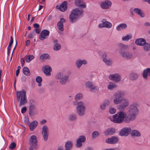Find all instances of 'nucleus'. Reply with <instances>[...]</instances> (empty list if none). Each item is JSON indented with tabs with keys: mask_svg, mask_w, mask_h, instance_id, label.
Instances as JSON below:
<instances>
[{
	"mask_svg": "<svg viewBox=\"0 0 150 150\" xmlns=\"http://www.w3.org/2000/svg\"><path fill=\"white\" fill-rule=\"evenodd\" d=\"M50 34L49 31L46 30H42L41 32L40 35L39 36V39L41 40H43L47 38Z\"/></svg>",
	"mask_w": 150,
	"mask_h": 150,
	"instance_id": "15",
	"label": "nucleus"
},
{
	"mask_svg": "<svg viewBox=\"0 0 150 150\" xmlns=\"http://www.w3.org/2000/svg\"><path fill=\"white\" fill-rule=\"evenodd\" d=\"M121 104L117 107V109L120 111H123L129 104L128 100L126 99H122Z\"/></svg>",
	"mask_w": 150,
	"mask_h": 150,
	"instance_id": "10",
	"label": "nucleus"
},
{
	"mask_svg": "<svg viewBox=\"0 0 150 150\" xmlns=\"http://www.w3.org/2000/svg\"><path fill=\"white\" fill-rule=\"evenodd\" d=\"M138 76L139 75L138 74L132 72L130 74L129 78L131 80H135L138 78Z\"/></svg>",
	"mask_w": 150,
	"mask_h": 150,
	"instance_id": "32",
	"label": "nucleus"
},
{
	"mask_svg": "<svg viewBox=\"0 0 150 150\" xmlns=\"http://www.w3.org/2000/svg\"><path fill=\"white\" fill-rule=\"evenodd\" d=\"M107 54H104L103 55V62L105 64L108 66L111 65L112 63V60L111 59H106Z\"/></svg>",
	"mask_w": 150,
	"mask_h": 150,
	"instance_id": "21",
	"label": "nucleus"
},
{
	"mask_svg": "<svg viewBox=\"0 0 150 150\" xmlns=\"http://www.w3.org/2000/svg\"><path fill=\"white\" fill-rule=\"evenodd\" d=\"M44 70V73L47 76H50L51 75L50 71H52V69L51 67L48 66H44L43 68Z\"/></svg>",
	"mask_w": 150,
	"mask_h": 150,
	"instance_id": "20",
	"label": "nucleus"
},
{
	"mask_svg": "<svg viewBox=\"0 0 150 150\" xmlns=\"http://www.w3.org/2000/svg\"><path fill=\"white\" fill-rule=\"evenodd\" d=\"M21 66H23L24 64V60L23 58H22L21 59Z\"/></svg>",
	"mask_w": 150,
	"mask_h": 150,
	"instance_id": "56",
	"label": "nucleus"
},
{
	"mask_svg": "<svg viewBox=\"0 0 150 150\" xmlns=\"http://www.w3.org/2000/svg\"><path fill=\"white\" fill-rule=\"evenodd\" d=\"M127 27V25L125 23H121L118 25L116 27V30L120 31L124 30Z\"/></svg>",
	"mask_w": 150,
	"mask_h": 150,
	"instance_id": "29",
	"label": "nucleus"
},
{
	"mask_svg": "<svg viewBox=\"0 0 150 150\" xmlns=\"http://www.w3.org/2000/svg\"><path fill=\"white\" fill-rule=\"evenodd\" d=\"M34 35V32H32L30 33L28 35V37L29 38H32Z\"/></svg>",
	"mask_w": 150,
	"mask_h": 150,
	"instance_id": "53",
	"label": "nucleus"
},
{
	"mask_svg": "<svg viewBox=\"0 0 150 150\" xmlns=\"http://www.w3.org/2000/svg\"><path fill=\"white\" fill-rule=\"evenodd\" d=\"M116 109L114 108H110L109 109V112L112 114H113L116 113Z\"/></svg>",
	"mask_w": 150,
	"mask_h": 150,
	"instance_id": "46",
	"label": "nucleus"
},
{
	"mask_svg": "<svg viewBox=\"0 0 150 150\" xmlns=\"http://www.w3.org/2000/svg\"><path fill=\"white\" fill-rule=\"evenodd\" d=\"M83 0H76L75 1L76 5L79 6L82 2Z\"/></svg>",
	"mask_w": 150,
	"mask_h": 150,
	"instance_id": "51",
	"label": "nucleus"
},
{
	"mask_svg": "<svg viewBox=\"0 0 150 150\" xmlns=\"http://www.w3.org/2000/svg\"><path fill=\"white\" fill-rule=\"evenodd\" d=\"M67 2L66 1L63 2L60 6H57V8L62 12L66 11L67 8Z\"/></svg>",
	"mask_w": 150,
	"mask_h": 150,
	"instance_id": "18",
	"label": "nucleus"
},
{
	"mask_svg": "<svg viewBox=\"0 0 150 150\" xmlns=\"http://www.w3.org/2000/svg\"><path fill=\"white\" fill-rule=\"evenodd\" d=\"M79 7L81 8H84L86 7V6L84 4H81L79 6Z\"/></svg>",
	"mask_w": 150,
	"mask_h": 150,
	"instance_id": "55",
	"label": "nucleus"
},
{
	"mask_svg": "<svg viewBox=\"0 0 150 150\" xmlns=\"http://www.w3.org/2000/svg\"><path fill=\"white\" fill-rule=\"evenodd\" d=\"M16 144L14 142H12L9 146V148L11 149H13L16 146Z\"/></svg>",
	"mask_w": 150,
	"mask_h": 150,
	"instance_id": "50",
	"label": "nucleus"
},
{
	"mask_svg": "<svg viewBox=\"0 0 150 150\" xmlns=\"http://www.w3.org/2000/svg\"><path fill=\"white\" fill-rule=\"evenodd\" d=\"M66 21V20L64 18L60 19V21L57 23V26L59 30L61 31H63L64 30L63 23Z\"/></svg>",
	"mask_w": 150,
	"mask_h": 150,
	"instance_id": "19",
	"label": "nucleus"
},
{
	"mask_svg": "<svg viewBox=\"0 0 150 150\" xmlns=\"http://www.w3.org/2000/svg\"><path fill=\"white\" fill-rule=\"evenodd\" d=\"M109 78L110 80L116 82L120 81L121 79V76L117 74L110 75Z\"/></svg>",
	"mask_w": 150,
	"mask_h": 150,
	"instance_id": "14",
	"label": "nucleus"
},
{
	"mask_svg": "<svg viewBox=\"0 0 150 150\" xmlns=\"http://www.w3.org/2000/svg\"><path fill=\"white\" fill-rule=\"evenodd\" d=\"M139 113L137 107L134 104L130 105L128 108L127 116L126 113L124 111L118 112L113 116L112 121L116 123H120L124 121L126 123H129L136 119Z\"/></svg>",
	"mask_w": 150,
	"mask_h": 150,
	"instance_id": "1",
	"label": "nucleus"
},
{
	"mask_svg": "<svg viewBox=\"0 0 150 150\" xmlns=\"http://www.w3.org/2000/svg\"><path fill=\"white\" fill-rule=\"evenodd\" d=\"M148 76H150V68H147L143 72V76L144 78L147 79Z\"/></svg>",
	"mask_w": 150,
	"mask_h": 150,
	"instance_id": "30",
	"label": "nucleus"
},
{
	"mask_svg": "<svg viewBox=\"0 0 150 150\" xmlns=\"http://www.w3.org/2000/svg\"><path fill=\"white\" fill-rule=\"evenodd\" d=\"M131 130L130 127H125L121 130L120 133V135L121 136H127L130 133Z\"/></svg>",
	"mask_w": 150,
	"mask_h": 150,
	"instance_id": "16",
	"label": "nucleus"
},
{
	"mask_svg": "<svg viewBox=\"0 0 150 150\" xmlns=\"http://www.w3.org/2000/svg\"><path fill=\"white\" fill-rule=\"evenodd\" d=\"M33 26L35 28H38L39 27V25L37 23H35L33 24Z\"/></svg>",
	"mask_w": 150,
	"mask_h": 150,
	"instance_id": "59",
	"label": "nucleus"
},
{
	"mask_svg": "<svg viewBox=\"0 0 150 150\" xmlns=\"http://www.w3.org/2000/svg\"><path fill=\"white\" fill-rule=\"evenodd\" d=\"M36 81L38 83V86H41L42 85L41 83L42 81V79L41 77L38 76L36 78Z\"/></svg>",
	"mask_w": 150,
	"mask_h": 150,
	"instance_id": "39",
	"label": "nucleus"
},
{
	"mask_svg": "<svg viewBox=\"0 0 150 150\" xmlns=\"http://www.w3.org/2000/svg\"><path fill=\"white\" fill-rule=\"evenodd\" d=\"M145 42V41L142 38L138 39L135 41V43L137 45L141 46L144 45Z\"/></svg>",
	"mask_w": 150,
	"mask_h": 150,
	"instance_id": "31",
	"label": "nucleus"
},
{
	"mask_svg": "<svg viewBox=\"0 0 150 150\" xmlns=\"http://www.w3.org/2000/svg\"><path fill=\"white\" fill-rule=\"evenodd\" d=\"M144 50L146 51H148L150 50V44L145 42L144 45H143Z\"/></svg>",
	"mask_w": 150,
	"mask_h": 150,
	"instance_id": "38",
	"label": "nucleus"
},
{
	"mask_svg": "<svg viewBox=\"0 0 150 150\" xmlns=\"http://www.w3.org/2000/svg\"><path fill=\"white\" fill-rule=\"evenodd\" d=\"M110 102L108 99L105 100L103 103L100 105L101 109L102 110H105L106 107L110 105Z\"/></svg>",
	"mask_w": 150,
	"mask_h": 150,
	"instance_id": "25",
	"label": "nucleus"
},
{
	"mask_svg": "<svg viewBox=\"0 0 150 150\" xmlns=\"http://www.w3.org/2000/svg\"><path fill=\"white\" fill-rule=\"evenodd\" d=\"M53 42L54 44L53 49L55 51H58L61 48V45L58 43V41L57 40H54Z\"/></svg>",
	"mask_w": 150,
	"mask_h": 150,
	"instance_id": "24",
	"label": "nucleus"
},
{
	"mask_svg": "<svg viewBox=\"0 0 150 150\" xmlns=\"http://www.w3.org/2000/svg\"><path fill=\"white\" fill-rule=\"evenodd\" d=\"M29 114L30 116L35 115L37 113L36 109V102L34 100L31 99L28 102Z\"/></svg>",
	"mask_w": 150,
	"mask_h": 150,
	"instance_id": "7",
	"label": "nucleus"
},
{
	"mask_svg": "<svg viewBox=\"0 0 150 150\" xmlns=\"http://www.w3.org/2000/svg\"><path fill=\"white\" fill-rule=\"evenodd\" d=\"M38 125V122L36 121H34L29 124V127L31 131H33Z\"/></svg>",
	"mask_w": 150,
	"mask_h": 150,
	"instance_id": "28",
	"label": "nucleus"
},
{
	"mask_svg": "<svg viewBox=\"0 0 150 150\" xmlns=\"http://www.w3.org/2000/svg\"><path fill=\"white\" fill-rule=\"evenodd\" d=\"M30 41L29 40H28L26 42V45L27 46H29L30 45Z\"/></svg>",
	"mask_w": 150,
	"mask_h": 150,
	"instance_id": "61",
	"label": "nucleus"
},
{
	"mask_svg": "<svg viewBox=\"0 0 150 150\" xmlns=\"http://www.w3.org/2000/svg\"><path fill=\"white\" fill-rule=\"evenodd\" d=\"M76 118V115L74 114L71 115L69 116V120L71 121L75 120Z\"/></svg>",
	"mask_w": 150,
	"mask_h": 150,
	"instance_id": "44",
	"label": "nucleus"
},
{
	"mask_svg": "<svg viewBox=\"0 0 150 150\" xmlns=\"http://www.w3.org/2000/svg\"><path fill=\"white\" fill-rule=\"evenodd\" d=\"M115 132V129L113 128H108L104 132V133L105 135H113Z\"/></svg>",
	"mask_w": 150,
	"mask_h": 150,
	"instance_id": "22",
	"label": "nucleus"
},
{
	"mask_svg": "<svg viewBox=\"0 0 150 150\" xmlns=\"http://www.w3.org/2000/svg\"><path fill=\"white\" fill-rule=\"evenodd\" d=\"M82 94L81 93H78L75 96V99L76 100L75 101H77V100H80L83 98Z\"/></svg>",
	"mask_w": 150,
	"mask_h": 150,
	"instance_id": "41",
	"label": "nucleus"
},
{
	"mask_svg": "<svg viewBox=\"0 0 150 150\" xmlns=\"http://www.w3.org/2000/svg\"><path fill=\"white\" fill-rule=\"evenodd\" d=\"M83 10L76 8L72 10L69 16L70 22H73L76 21L77 19L83 16Z\"/></svg>",
	"mask_w": 150,
	"mask_h": 150,
	"instance_id": "4",
	"label": "nucleus"
},
{
	"mask_svg": "<svg viewBox=\"0 0 150 150\" xmlns=\"http://www.w3.org/2000/svg\"><path fill=\"white\" fill-rule=\"evenodd\" d=\"M46 122H47V120H45L43 119V120H41L40 121V124L41 125H42L45 124Z\"/></svg>",
	"mask_w": 150,
	"mask_h": 150,
	"instance_id": "52",
	"label": "nucleus"
},
{
	"mask_svg": "<svg viewBox=\"0 0 150 150\" xmlns=\"http://www.w3.org/2000/svg\"><path fill=\"white\" fill-rule=\"evenodd\" d=\"M13 39L12 36H11V40L8 46L7 47V53L8 54H9L11 50V46L13 43Z\"/></svg>",
	"mask_w": 150,
	"mask_h": 150,
	"instance_id": "33",
	"label": "nucleus"
},
{
	"mask_svg": "<svg viewBox=\"0 0 150 150\" xmlns=\"http://www.w3.org/2000/svg\"><path fill=\"white\" fill-rule=\"evenodd\" d=\"M72 143L71 142L68 141L67 142L65 145L66 149H71L72 147Z\"/></svg>",
	"mask_w": 150,
	"mask_h": 150,
	"instance_id": "40",
	"label": "nucleus"
},
{
	"mask_svg": "<svg viewBox=\"0 0 150 150\" xmlns=\"http://www.w3.org/2000/svg\"><path fill=\"white\" fill-rule=\"evenodd\" d=\"M98 87L96 86H93L90 89V91L91 92H95L96 91H98Z\"/></svg>",
	"mask_w": 150,
	"mask_h": 150,
	"instance_id": "48",
	"label": "nucleus"
},
{
	"mask_svg": "<svg viewBox=\"0 0 150 150\" xmlns=\"http://www.w3.org/2000/svg\"><path fill=\"white\" fill-rule=\"evenodd\" d=\"M86 137L83 135H81L79 137L78 139L76 141V146L77 148H80L82 145V143L85 142Z\"/></svg>",
	"mask_w": 150,
	"mask_h": 150,
	"instance_id": "12",
	"label": "nucleus"
},
{
	"mask_svg": "<svg viewBox=\"0 0 150 150\" xmlns=\"http://www.w3.org/2000/svg\"><path fill=\"white\" fill-rule=\"evenodd\" d=\"M85 86L87 88H91L93 86L92 83L90 81H88L86 82Z\"/></svg>",
	"mask_w": 150,
	"mask_h": 150,
	"instance_id": "47",
	"label": "nucleus"
},
{
	"mask_svg": "<svg viewBox=\"0 0 150 150\" xmlns=\"http://www.w3.org/2000/svg\"><path fill=\"white\" fill-rule=\"evenodd\" d=\"M117 85L115 83H110L108 86V88L109 90H112L116 88Z\"/></svg>",
	"mask_w": 150,
	"mask_h": 150,
	"instance_id": "42",
	"label": "nucleus"
},
{
	"mask_svg": "<svg viewBox=\"0 0 150 150\" xmlns=\"http://www.w3.org/2000/svg\"><path fill=\"white\" fill-rule=\"evenodd\" d=\"M119 46L122 49L127 50L129 48V46L128 45L121 43L119 44Z\"/></svg>",
	"mask_w": 150,
	"mask_h": 150,
	"instance_id": "45",
	"label": "nucleus"
},
{
	"mask_svg": "<svg viewBox=\"0 0 150 150\" xmlns=\"http://www.w3.org/2000/svg\"><path fill=\"white\" fill-rule=\"evenodd\" d=\"M131 135L132 136L140 137L141 136V134L140 132L138 130H134L132 131Z\"/></svg>",
	"mask_w": 150,
	"mask_h": 150,
	"instance_id": "35",
	"label": "nucleus"
},
{
	"mask_svg": "<svg viewBox=\"0 0 150 150\" xmlns=\"http://www.w3.org/2000/svg\"><path fill=\"white\" fill-rule=\"evenodd\" d=\"M102 22L103 24L104 27L109 28H111L112 26V23L110 22L107 21L105 19H103Z\"/></svg>",
	"mask_w": 150,
	"mask_h": 150,
	"instance_id": "26",
	"label": "nucleus"
},
{
	"mask_svg": "<svg viewBox=\"0 0 150 150\" xmlns=\"http://www.w3.org/2000/svg\"><path fill=\"white\" fill-rule=\"evenodd\" d=\"M19 73V70H17L16 71V76H18V75Z\"/></svg>",
	"mask_w": 150,
	"mask_h": 150,
	"instance_id": "64",
	"label": "nucleus"
},
{
	"mask_svg": "<svg viewBox=\"0 0 150 150\" xmlns=\"http://www.w3.org/2000/svg\"><path fill=\"white\" fill-rule=\"evenodd\" d=\"M134 12L140 16L142 17H143L144 16L141 10L138 8H135L134 9Z\"/></svg>",
	"mask_w": 150,
	"mask_h": 150,
	"instance_id": "34",
	"label": "nucleus"
},
{
	"mask_svg": "<svg viewBox=\"0 0 150 150\" xmlns=\"http://www.w3.org/2000/svg\"><path fill=\"white\" fill-rule=\"evenodd\" d=\"M74 105H77L76 110L78 115L80 116H82L85 114L86 109V105L85 103L82 101H74L73 102Z\"/></svg>",
	"mask_w": 150,
	"mask_h": 150,
	"instance_id": "2",
	"label": "nucleus"
},
{
	"mask_svg": "<svg viewBox=\"0 0 150 150\" xmlns=\"http://www.w3.org/2000/svg\"><path fill=\"white\" fill-rule=\"evenodd\" d=\"M23 71L24 74L26 76H29L30 75V70L27 67H25L23 68Z\"/></svg>",
	"mask_w": 150,
	"mask_h": 150,
	"instance_id": "36",
	"label": "nucleus"
},
{
	"mask_svg": "<svg viewBox=\"0 0 150 150\" xmlns=\"http://www.w3.org/2000/svg\"><path fill=\"white\" fill-rule=\"evenodd\" d=\"M17 100L20 101L19 106H21L27 103V100L26 97V92L24 89H22L20 91L16 92Z\"/></svg>",
	"mask_w": 150,
	"mask_h": 150,
	"instance_id": "3",
	"label": "nucleus"
},
{
	"mask_svg": "<svg viewBox=\"0 0 150 150\" xmlns=\"http://www.w3.org/2000/svg\"><path fill=\"white\" fill-rule=\"evenodd\" d=\"M69 77V75L64 71L58 73L55 76L56 79L59 80V82L62 84H65Z\"/></svg>",
	"mask_w": 150,
	"mask_h": 150,
	"instance_id": "5",
	"label": "nucleus"
},
{
	"mask_svg": "<svg viewBox=\"0 0 150 150\" xmlns=\"http://www.w3.org/2000/svg\"><path fill=\"white\" fill-rule=\"evenodd\" d=\"M132 37V36L131 35L129 34L123 37L122 38V40L123 41H127L129 39H131Z\"/></svg>",
	"mask_w": 150,
	"mask_h": 150,
	"instance_id": "37",
	"label": "nucleus"
},
{
	"mask_svg": "<svg viewBox=\"0 0 150 150\" xmlns=\"http://www.w3.org/2000/svg\"><path fill=\"white\" fill-rule=\"evenodd\" d=\"M121 54L122 56L124 58H126L127 59H133L134 57L133 55L128 52H121Z\"/></svg>",
	"mask_w": 150,
	"mask_h": 150,
	"instance_id": "17",
	"label": "nucleus"
},
{
	"mask_svg": "<svg viewBox=\"0 0 150 150\" xmlns=\"http://www.w3.org/2000/svg\"><path fill=\"white\" fill-rule=\"evenodd\" d=\"M42 134L44 140L47 141L48 139L49 129L46 125H44L42 128Z\"/></svg>",
	"mask_w": 150,
	"mask_h": 150,
	"instance_id": "9",
	"label": "nucleus"
},
{
	"mask_svg": "<svg viewBox=\"0 0 150 150\" xmlns=\"http://www.w3.org/2000/svg\"><path fill=\"white\" fill-rule=\"evenodd\" d=\"M87 63V62L85 59H83L82 60L79 59L76 62V65L78 68H79L82 64L85 65Z\"/></svg>",
	"mask_w": 150,
	"mask_h": 150,
	"instance_id": "23",
	"label": "nucleus"
},
{
	"mask_svg": "<svg viewBox=\"0 0 150 150\" xmlns=\"http://www.w3.org/2000/svg\"><path fill=\"white\" fill-rule=\"evenodd\" d=\"M125 95V93L123 91H118L115 93L114 95V97L113 102L115 105L120 104L122 102V98Z\"/></svg>",
	"mask_w": 150,
	"mask_h": 150,
	"instance_id": "6",
	"label": "nucleus"
},
{
	"mask_svg": "<svg viewBox=\"0 0 150 150\" xmlns=\"http://www.w3.org/2000/svg\"><path fill=\"white\" fill-rule=\"evenodd\" d=\"M144 25L146 26H149L150 25V23L148 22H146L145 23Z\"/></svg>",
	"mask_w": 150,
	"mask_h": 150,
	"instance_id": "63",
	"label": "nucleus"
},
{
	"mask_svg": "<svg viewBox=\"0 0 150 150\" xmlns=\"http://www.w3.org/2000/svg\"><path fill=\"white\" fill-rule=\"evenodd\" d=\"M34 31L36 32V33H39L40 31V30L39 28L37 29H35Z\"/></svg>",
	"mask_w": 150,
	"mask_h": 150,
	"instance_id": "60",
	"label": "nucleus"
},
{
	"mask_svg": "<svg viewBox=\"0 0 150 150\" xmlns=\"http://www.w3.org/2000/svg\"><path fill=\"white\" fill-rule=\"evenodd\" d=\"M50 55L47 53H44L41 54L40 57V59L41 61H43L45 59H50Z\"/></svg>",
	"mask_w": 150,
	"mask_h": 150,
	"instance_id": "27",
	"label": "nucleus"
},
{
	"mask_svg": "<svg viewBox=\"0 0 150 150\" xmlns=\"http://www.w3.org/2000/svg\"><path fill=\"white\" fill-rule=\"evenodd\" d=\"M27 110V108L25 107L23 108L21 110V112L22 113H25Z\"/></svg>",
	"mask_w": 150,
	"mask_h": 150,
	"instance_id": "54",
	"label": "nucleus"
},
{
	"mask_svg": "<svg viewBox=\"0 0 150 150\" xmlns=\"http://www.w3.org/2000/svg\"><path fill=\"white\" fill-rule=\"evenodd\" d=\"M34 58V56L33 55H29L28 56L26 59V61L27 62H30L31 60Z\"/></svg>",
	"mask_w": 150,
	"mask_h": 150,
	"instance_id": "43",
	"label": "nucleus"
},
{
	"mask_svg": "<svg viewBox=\"0 0 150 150\" xmlns=\"http://www.w3.org/2000/svg\"><path fill=\"white\" fill-rule=\"evenodd\" d=\"M98 26V27L100 28L104 27L103 24H99Z\"/></svg>",
	"mask_w": 150,
	"mask_h": 150,
	"instance_id": "62",
	"label": "nucleus"
},
{
	"mask_svg": "<svg viewBox=\"0 0 150 150\" xmlns=\"http://www.w3.org/2000/svg\"><path fill=\"white\" fill-rule=\"evenodd\" d=\"M24 122L27 124H29L30 123V122L28 118H25L24 120Z\"/></svg>",
	"mask_w": 150,
	"mask_h": 150,
	"instance_id": "57",
	"label": "nucleus"
},
{
	"mask_svg": "<svg viewBox=\"0 0 150 150\" xmlns=\"http://www.w3.org/2000/svg\"><path fill=\"white\" fill-rule=\"evenodd\" d=\"M17 41L16 40V44L15 47H14V48L13 49V52H12V55H11V58L12 57V55H13V52L14 50H15V49H16V47L17 46Z\"/></svg>",
	"mask_w": 150,
	"mask_h": 150,
	"instance_id": "58",
	"label": "nucleus"
},
{
	"mask_svg": "<svg viewBox=\"0 0 150 150\" xmlns=\"http://www.w3.org/2000/svg\"><path fill=\"white\" fill-rule=\"evenodd\" d=\"M37 138L35 135H32L29 140V144L30 147L29 150H34L37 148Z\"/></svg>",
	"mask_w": 150,
	"mask_h": 150,
	"instance_id": "8",
	"label": "nucleus"
},
{
	"mask_svg": "<svg viewBox=\"0 0 150 150\" xmlns=\"http://www.w3.org/2000/svg\"><path fill=\"white\" fill-rule=\"evenodd\" d=\"M99 133L97 131H95L93 132L92 135L93 138H95L99 135Z\"/></svg>",
	"mask_w": 150,
	"mask_h": 150,
	"instance_id": "49",
	"label": "nucleus"
},
{
	"mask_svg": "<svg viewBox=\"0 0 150 150\" xmlns=\"http://www.w3.org/2000/svg\"><path fill=\"white\" fill-rule=\"evenodd\" d=\"M112 4V3L110 1L106 0L101 3L100 6L103 9H108L111 7Z\"/></svg>",
	"mask_w": 150,
	"mask_h": 150,
	"instance_id": "11",
	"label": "nucleus"
},
{
	"mask_svg": "<svg viewBox=\"0 0 150 150\" xmlns=\"http://www.w3.org/2000/svg\"><path fill=\"white\" fill-rule=\"evenodd\" d=\"M118 141V138L114 136L108 138L105 140V142L109 144H115L117 143Z\"/></svg>",
	"mask_w": 150,
	"mask_h": 150,
	"instance_id": "13",
	"label": "nucleus"
}]
</instances>
